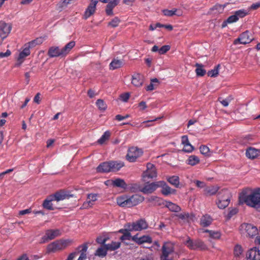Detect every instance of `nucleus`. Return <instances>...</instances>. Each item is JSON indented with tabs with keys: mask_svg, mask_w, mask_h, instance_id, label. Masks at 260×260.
<instances>
[{
	"mask_svg": "<svg viewBox=\"0 0 260 260\" xmlns=\"http://www.w3.org/2000/svg\"><path fill=\"white\" fill-rule=\"evenodd\" d=\"M244 204L257 210L260 209V192L258 190L250 191L248 188L243 189L239 193L238 205L242 206Z\"/></svg>",
	"mask_w": 260,
	"mask_h": 260,
	"instance_id": "nucleus-1",
	"label": "nucleus"
},
{
	"mask_svg": "<svg viewBox=\"0 0 260 260\" xmlns=\"http://www.w3.org/2000/svg\"><path fill=\"white\" fill-rule=\"evenodd\" d=\"M144 200V197L139 194L132 196L122 194L116 198L118 206L123 208H131L138 205Z\"/></svg>",
	"mask_w": 260,
	"mask_h": 260,
	"instance_id": "nucleus-2",
	"label": "nucleus"
},
{
	"mask_svg": "<svg viewBox=\"0 0 260 260\" xmlns=\"http://www.w3.org/2000/svg\"><path fill=\"white\" fill-rule=\"evenodd\" d=\"M42 43V38H37L24 46L23 50L19 53L16 59V62L14 64V67H20L22 63L24 61L25 58L29 56L30 54V48L35 47L37 45L40 44Z\"/></svg>",
	"mask_w": 260,
	"mask_h": 260,
	"instance_id": "nucleus-3",
	"label": "nucleus"
},
{
	"mask_svg": "<svg viewBox=\"0 0 260 260\" xmlns=\"http://www.w3.org/2000/svg\"><path fill=\"white\" fill-rule=\"evenodd\" d=\"M75 45V42L71 41L62 49H60L58 47L56 46L51 47L48 49V55L50 58L57 57H64L69 53Z\"/></svg>",
	"mask_w": 260,
	"mask_h": 260,
	"instance_id": "nucleus-4",
	"label": "nucleus"
},
{
	"mask_svg": "<svg viewBox=\"0 0 260 260\" xmlns=\"http://www.w3.org/2000/svg\"><path fill=\"white\" fill-rule=\"evenodd\" d=\"M218 201L217 202L218 207L220 209L226 208L230 204L232 197L230 192L228 189L221 190L217 194Z\"/></svg>",
	"mask_w": 260,
	"mask_h": 260,
	"instance_id": "nucleus-5",
	"label": "nucleus"
},
{
	"mask_svg": "<svg viewBox=\"0 0 260 260\" xmlns=\"http://www.w3.org/2000/svg\"><path fill=\"white\" fill-rule=\"evenodd\" d=\"M184 244L188 248L192 250L197 249L205 250L207 249V246L203 241L200 239L192 240L189 237H187L186 241L184 242Z\"/></svg>",
	"mask_w": 260,
	"mask_h": 260,
	"instance_id": "nucleus-6",
	"label": "nucleus"
},
{
	"mask_svg": "<svg viewBox=\"0 0 260 260\" xmlns=\"http://www.w3.org/2000/svg\"><path fill=\"white\" fill-rule=\"evenodd\" d=\"M142 154L143 151L141 149L137 147H132L128 150L126 158L129 162H135Z\"/></svg>",
	"mask_w": 260,
	"mask_h": 260,
	"instance_id": "nucleus-7",
	"label": "nucleus"
},
{
	"mask_svg": "<svg viewBox=\"0 0 260 260\" xmlns=\"http://www.w3.org/2000/svg\"><path fill=\"white\" fill-rule=\"evenodd\" d=\"M12 30V25L4 21H0V45L7 38Z\"/></svg>",
	"mask_w": 260,
	"mask_h": 260,
	"instance_id": "nucleus-8",
	"label": "nucleus"
},
{
	"mask_svg": "<svg viewBox=\"0 0 260 260\" xmlns=\"http://www.w3.org/2000/svg\"><path fill=\"white\" fill-rule=\"evenodd\" d=\"M126 227L128 228L129 231H139L143 229H146L148 227V224L144 220L141 219L136 222L127 223Z\"/></svg>",
	"mask_w": 260,
	"mask_h": 260,
	"instance_id": "nucleus-9",
	"label": "nucleus"
},
{
	"mask_svg": "<svg viewBox=\"0 0 260 260\" xmlns=\"http://www.w3.org/2000/svg\"><path fill=\"white\" fill-rule=\"evenodd\" d=\"M240 230L246 233L250 237L255 236L257 233V229L251 224L244 223L240 226Z\"/></svg>",
	"mask_w": 260,
	"mask_h": 260,
	"instance_id": "nucleus-10",
	"label": "nucleus"
},
{
	"mask_svg": "<svg viewBox=\"0 0 260 260\" xmlns=\"http://www.w3.org/2000/svg\"><path fill=\"white\" fill-rule=\"evenodd\" d=\"M60 231L58 229L48 230L46 231L45 235L42 237L40 243H46L49 240L54 239V238L60 236Z\"/></svg>",
	"mask_w": 260,
	"mask_h": 260,
	"instance_id": "nucleus-11",
	"label": "nucleus"
},
{
	"mask_svg": "<svg viewBox=\"0 0 260 260\" xmlns=\"http://www.w3.org/2000/svg\"><path fill=\"white\" fill-rule=\"evenodd\" d=\"M68 242L69 240L53 242L48 245L47 250L49 252H55L63 249L67 246Z\"/></svg>",
	"mask_w": 260,
	"mask_h": 260,
	"instance_id": "nucleus-12",
	"label": "nucleus"
},
{
	"mask_svg": "<svg viewBox=\"0 0 260 260\" xmlns=\"http://www.w3.org/2000/svg\"><path fill=\"white\" fill-rule=\"evenodd\" d=\"M174 245L170 242H165L162 246V254L160 256L161 259H168L170 254L174 252Z\"/></svg>",
	"mask_w": 260,
	"mask_h": 260,
	"instance_id": "nucleus-13",
	"label": "nucleus"
},
{
	"mask_svg": "<svg viewBox=\"0 0 260 260\" xmlns=\"http://www.w3.org/2000/svg\"><path fill=\"white\" fill-rule=\"evenodd\" d=\"M54 202H59L66 199H69L73 196L70 194V192L63 189H60L54 194H51Z\"/></svg>",
	"mask_w": 260,
	"mask_h": 260,
	"instance_id": "nucleus-14",
	"label": "nucleus"
},
{
	"mask_svg": "<svg viewBox=\"0 0 260 260\" xmlns=\"http://www.w3.org/2000/svg\"><path fill=\"white\" fill-rule=\"evenodd\" d=\"M249 35L250 32L248 30L243 32L237 39L234 40V44H246L251 42L253 39Z\"/></svg>",
	"mask_w": 260,
	"mask_h": 260,
	"instance_id": "nucleus-15",
	"label": "nucleus"
},
{
	"mask_svg": "<svg viewBox=\"0 0 260 260\" xmlns=\"http://www.w3.org/2000/svg\"><path fill=\"white\" fill-rule=\"evenodd\" d=\"M156 170L154 165L151 163H148L147 164V170L143 174L144 180L146 181V178H153L156 177Z\"/></svg>",
	"mask_w": 260,
	"mask_h": 260,
	"instance_id": "nucleus-16",
	"label": "nucleus"
},
{
	"mask_svg": "<svg viewBox=\"0 0 260 260\" xmlns=\"http://www.w3.org/2000/svg\"><path fill=\"white\" fill-rule=\"evenodd\" d=\"M161 187V192L164 196H167L171 194H175L176 190L171 188L166 182L164 181H157V188Z\"/></svg>",
	"mask_w": 260,
	"mask_h": 260,
	"instance_id": "nucleus-17",
	"label": "nucleus"
},
{
	"mask_svg": "<svg viewBox=\"0 0 260 260\" xmlns=\"http://www.w3.org/2000/svg\"><path fill=\"white\" fill-rule=\"evenodd\" d=\"M88 246L87 243H84L77 247L76 250L73 252H76L75 257L80 253V256L77 260H86L87 258V251Z\"/></svg>",
	"mask_w": 260,
	"mask_h": 260,
	"instance_id": "nucleus-18",
	"label": "nucleus"
},
{
	"mask_svg": "<svg viewBox=\"0 0 260 260\" xmlns=\"http://www.w3.org/2000/svg\"><path fill=\"white\" fill-rule=\"evenodd\" d=\"M106 185H111L113 187H119L124 189H127V184L125 181L121 178H116L114 180L111 179L106 181Z\"/></svg>",
	"mask_w": 260,
	"mask_h": 260,
	"instance_id": "nucleus-19",
	"label": "nucleus"
},
{
	"mask_svg": "<svg viewBox=\"0 0 260 260\" xmlns=\"http://www.w3.org/2000/svg\"><path fill=\"white\" fill-rule=\"evenodd\" d=\"M99 194L97 193H90L88 194L86 201L82 205V209H87L91 207L97 200Z\"/></svg>",
	"mask_w": 260,
	"mask_h": 260,
	"instance_id": "nucleus-20",
	"label": "nucleus"
},
{
	"mask_svg": "<svg viewBox=\"0 0 260 260\" xmlns=\"http://www.w3.org/2000/svg\"><path fill=\"white\" fill-rule=\"evenodd\" d=\"M246 257L250 260H260V251L256 247L250 249L247 252Z\"/></svg>",
	"mask_w": 260,
	"mask_h": 260,
	"instance_id": "nucleus-21",
	"label": "nucleus"
},
{
	"mask_svg": "<svg viewBox=\"0 0 260 260\" xmlns=\"http://www.w3.org/2000/svg\"><path fill=\"white\" fill-rule=\"evenodd\" d=\"M157 188V181L145 184L140 189V191L144 194H149L154 192Z\"/></svg>",
	"mask_w": 260,
	"mask_h": 260,
	"instance_id": "nucleus-22",
	"label": "nucleus"
},
{
	"mask_svg": "<svg viewBox=\"0 0 260 260\" xmlns=\"http://www.w3.org/2000/svg\"><path fill=\"white\" fill-rule=\"evenodd\" d=\"M246 156L251 159L258 158L260 157V149L249 147L246 150Z\"/></svg>",
	"mask_w": 260,
	"mask_h": 260,
	"instance_id": "nucleus-23",
	"label": "nucleus"
},
{
	"mask_svg": "<svg viewBox=\"0 0 260 260\" xmlns=\"http://www.w3.org/2000/svg\"><path fill=\"white\" fill-rule=\"evenodd\" d=\"M98 3V0L91 1L90 5L88 6L85 12L84 17L85 19L88 18L94 13L96 9V5Z\"/></svg>",
	"mask_w": 260,
	"mask_h": 260,
	"instance_id": "nucleus-24",
	"label": "nucleus"
},
{
	"mask_svg": "<svg viewBox=\"0 0 260 260\" xmlns=\"http://www.w3.org/2000/svg\"><path fill=\"white\" fill-rule=\"evenodd\" d=\"M144 82V77L140 74H135L132 76V84L136 87L142 86Z\"/></svg>",
	"mask_w": 260,
	"mask_h": 260,
	"instance_id": "nucleus-25",
	"label": "nucleus"
},
{
	"mask_svg": "<svg viewBox=\"0 0 260 260\" xmlns=\"http://www.w3.org/2000/svg\"><path fill=\"white\" fill-rule=\"evenodd\" d=\"M213 218L210 215L205 214L200 218V224L204 228L209 226L213 222Z\"/></svg>",
	"mask_w": 260,
	"mask_h": 260,
	"instance_id": "nucleus-26",
	"label": "nucleus"
},
{
	"mask_svg": "<svg viewBox=\"0 0 260 260\" xmlns=\"http://www.w3.org/2000/svg\"><path fill=\"white\" fill-rule=\"evenodd\" d=\"M124 64V60L122 59H118L114 58L109 64V69L111 70H114L122 67Z\"/></svg>",
	"mask_w": 260,
	"mask_h": 260,
	"instance_id": "nucleus-27",
	"label": "nucleus"
},
{
	"mask_svg": "<svg viewBox=\"0 0 260 260\" xmlns=\"http://www.w3.org/2000/svg\"><path fill=\"white\" fill-rule=\"evenodd\" d=\"M54 202H55L51 195H50L44 200L43 206L44 208L47 210H53L55 209V208H53V206L55 205Z\"/></svg>",
	"mask_w": 260,
	"mask_h": 260,
	"instance_id": "nucleus-28",
	"label": "nucleus"
},
{
	"mask_svg": "<svg viewBox=\"0 0 260 260\" xmlns=\"http://www.w3.org/2000/svg\"><path fill=\"white\" fill-rule=\"evenodd\" d=\"M100 173H108L111 172L110 161H106L101 164L96 168Z\"/></svg>",
	"mask_w": 260,
	"mask_h": 260,
	"instance_id": "nucleus-29",
	"label": "nucleus"
},
{
	"mask_svg": "<svg viewBox=\"0 0 260 260\" xmlns=\"http://www.w3.org/2000/svg\"><path fill=\"white\" fill-rule=\"evenodd\" d=\"M111 172L119 171L124 166V163L118 161H110Z\"/></svg>",
	"mask_w": 260,
	"mask_h": 260,
	"instance_id": "nucleus-30",
	"label": "nucleus"
},
{
	"mask_svg": "<svg viewBox=\"0 0 260 260\" xmlns=\"http://www.w3.org/2000/svg\"><path fill=\"white\" fill-rule=\"evenodd\" d=\"M203 232L209 233L210 238L215 240L219 239L221 236V232L219 231H213L208 229H204L203 230Z\"/></svg>",
	"mask_w": 260,
	"mask_h": 260,
	"instance_id": "nucleus-31",
	"label": "nucleus"
},
{
	"mask_svg": "<svg viewBox=\"0 0 260 260\" xmlns=\"http://www.w3.org/2000/svg\"><path fill=\"white\" fill-rule=\"evenodd\" d=\"M163 205L170 211H180L181 210V208L179 206L171 202L165 201Z\"/></svg>",
	"mask_w": 260,
	"mask_h": 260,
	"instance_id": "nucleus-32",
	"label": "nucleus"
},
{
	"mask_svg": "<svg viewBox=\"0 0 260 260\" xmlns=\"http://www.w3.org/2000/svg\"><path fill=\"white\" fill-rule=\"evenodd\" d=\"M219 189L217 186H211L206 187L204 190V193L206 196H212L216 194Z\"/></svg>",
	"mask_w": 260,
	"mask_h": 260,
	"instance_id": "nucleus-33",
	"label": "nucleus"
},
{
	"mask_svg": "<svg viewBox=\"0 0 260 260\" xmlns=\"http://www.w3.org/2000/svg\"><path fill=\"white\" fill-rule=\"evenodd\" d=\"M162 12L164 15L169 17H171L174 15H177L178 16H180L182 15V12L180 11H178L177 9H173L171 10L165 9L162 10Z\"/></svg>",
	"mask_w": 260,
	"mask_h": 260,
	"instance_id": "nucleus-34",
	"label": "nucleus"
},
{
	"mask_svg": "<svg viewBox=\"0 0 260 260\" xmlns=\"http://www.w3.org/2000/svg\"><path fill=\"white\" fill-rule=\"evenodd\" d=\"M167 181L172 185L176 188L179 187V177L178 176H168L167 178Z\"/></svg>",
	"mask_w": 260,
	"mask_h": 260,
	"instance_id": "nucleus-35",
	"label": "nucleus"
},
{
	"mask_svg": "<svg viewBox=\"0 0 260 260\" xmlns=\"http://www.w3.org/2000/svg\"><path fill=\"white\" fill-rule=\"evenodd\" d=\"M107 251L106 247L104 246H101L98 248L94 253L95 256H98L100 257L103 258L105 257L107 254Z\"/></svg>",
	"mask_w": 260,
	"mask_h": 260,
	"instance_id": "nucleus-36",
	"label": "nucleus"
},
{
	"mask_svg": "<svg viewBox=\"0 0 260 260\" xmlns=\"http://www.w3.org/2000/svg\"><path fill=\"white\" fill-rule=\"evenodd\" d=\"M131 231H129L128 228H127L126 229H120L119 230V233L123 234L122 236H121L120 238V239L121 241H123L125 240H131V235L130 233Z\"/></svg>",
	"mask_w": 260,
	"mask_h": 260,
	"instance_id": "nucleus-37",
	"label": "nucleus"
},
{
	"mask_svg": "<svg viewBox=\"0 0 260 260\" xmlns=\"http://www.w3.org/2000/svg\"><path fill=\"white\" fill-rule=\"evenodd\" d=\"M200 161L199 158L196 155H191L189 156L186 160V163L188 165L193 166L198 164Z\"/></svg>",
	"mask_w": 260,
	"mask_h": 260,
	"instance_id": "nucleus-38",
	"label": "nucleus"
},
{
	"mask_svg": "<svg viewBox=\"0 0 260 260\" xmlns=\"http://www.w3.org/2000/svg\"><path fill=\"white\" fill-rule=\"evenodd\" d=\"M121 245L120 242L112 241L110 244H105L107 249L110 251H114L118 249Z\"/></svg>",
	"mask_w": 260,
	"mask_h": 260,
	"instance_id": "nucleus-39",
	"label": "nucleus"
},
{
	"mask_svg": "<svg viewBox=\"0 0 260 260\" xmlns=\"http://www.w3.org/2000/svg\"><path fill=\"white\" fill-rule=\"evenodd\" d=\"M197 67L196 69V73L198 76L202 77L206 74V70L203 69V65L197 63L195 65Z\"/></svg>",
	"mask_w": 260,
	"mask_h": 260,
	"instance_id": "nucleus-40",
	"label": "nucleus"
},
{
	"mask_svg": "<svg viewBox=\"0 0 260 260\" xmlns=\"http://www.w3.org/2000/svg\"><path fill=\"white\" fill-rule=\"evenodd\" d=\"M127 188L132 192H137L138 191H140V189H141L142 187L139 183H132L129 184L127 186Z\"/></svg>",
	"mask_w": 260,
	"mask_h": 260,
	"instance_id": "nucleus-41",
	"label": "nucleus"
},
{
	"mask_svg": "<svg viewBox=\"0 0 260 260\" xmlns=\"http://www.w3.org/2000/svg\"><path fill=\"white\" fill-rule=\"evenodd\" d=\"M111 136L110 131H106L102 137L98 140V142L100 144H104L107 140H108Z\"/></svg>",
	"mask_w": 260,
	"mask_h": 260,
	"instance_id": "nucleus-42",
	"label": "nucleus"
},
{
	"mask_svg": "<svg viewBox=\"0 0 260 260\" xmlns=\"http://www.w3.org/2000/svg\"><path fill=\"white\" fill-rule=\"evenodd\" d=\"M220 64L216 66L213 70L208 72V75L211 77H216L219 74V69L220 68Z\"/></svg>",
	"mask_w": 260,
	"mask_h": 260,
	"instance_id": "nucleus-43",
	"label": "nucleus"
},
{
	"mask_svg": "<svg viewBox=\"0 0 260 260\" xmlns=\"http://www.w3.org/2000/svg\"><path fill=\"white\" fill-rule=\"evenodd\" d=\"M147 201L154 205H160V202L162 201L161 199L156 196H151L147 199Z\"/></svg>",
	"mask_w": 260,
	"mask_h": 260,
	"instance_id": "nucleus-44",
	"label": "nucleus"
},
{
	"mask_svg": "<svg viewBox=\"0 0 260 260\" xmlns=\"http://www.w3.org/2000/svg\"><path fill=\"white\" fill-rule=\"evenodd\" d=\"M176 216L182 220H187V221H189L190 219H192L191 217L192 216V215L191 214V216H190L188 213H186L185 212L183 214L182 213L178 212V214H176Z\"/></svg>",
	"mask_w": 260,
	"mask_h": 260,
	"instance_id": "nucleus-45",
	"label": "nucleus"
},
{
	"mask_svg": "<svg viewBox=\"0 0 260 260\" xmlns=\"http://www.w3.org/2000/svg\"><path fill=\"white\" fill-rule=\"evenodd\" d=\"M152 242V238L149 236H143L139 238V245L144 243H151Z\"/></svg>",
	"mask_w": 260,
	"mask_h": 260,
	"instance_id": "nucleus-46",
	"label": "nucleus"
},
{
	"mask_svg": "<svg viewBox=\"0 0 260 260\" xmlns=\"http://www.w3.org/2000/svg\"><path fill=\"white\" fill-rule=\"evenodd\" d=\"M243 252L242 247L239 245H236L234 249V253L235 256L239 257Z\"/></svg>",
	"mask_w": 260,
	"mask_h": 260,
	"instance_id": "nucleus-47",
	"label": "nucleus"
},
{
	"mask_svg": "<svg viewBox=\"0 0 260 260\" xmlns=\"http://www.w3.org/2000/svg\"><path fill=\"white\" fill-rule=\"evenodd\" d=\"M120 22V19L117 17H115L108 23V26L112 27H116L118 26Z\"/></svg>",
	"mask_w": 260,
	"mask_h": 260,
	"instance_id": "nucleus-48",
	"label": "nucleus"
},
{
	"mask_svg": "<svg viewBox=\"0 0 260 260\" xmlns=\"http://www.w3.org/2000/svg\"><path fill=\"white\" fill-rule=\"evenodd\" d=\"M96 105L101 110H105L107 108L106 104L102 100L99 99L96 102Z\"/></svg>",
	"mask_w": 260,
	"mask_h": 260,
	"instance_id": "nucleus-49",
	"label": "nucleus"
},
{
	"mask_svg": "<svg viewBox=\"0 0 260 260\" xmlns=\"http://www.w3.org/2000/svg\"><path fill=\"white\" fill-rule=\"evenodd\" d=\"M235 15L237 16V17L238 18H243L246 15H247L248 12L246 10L244 9H241L238 11H236L234 13Z\"/></svg>",
	"mask_w": 260,
	"mask_h": 260,
	"instance_id": "nucleus-50",
	"label": "nucleus"
},
{
	"mask_svg": "<svg viewBox=\"0 0 260 260\" xmlns=\"http://www.w3.org/2000/svg\"><path fill=\"white\" fill-rule=\"evenodd\" d=\"M170 49V46L169 45L162 46L159 49V54H164Z\"/></svg>",
	"mask_w": 260,
	"mask_h": 260,
	"instance_id": "nucleus-51",
	"label": "nucleus"
},
{
	"mask_svg": "<svg viewBox=\"0 0 260 260\" xmlns=\"http://www.w3.org/2000/svg\"><path fill=\"white\" fill-rule=\"evenodd\" d=\"M238 20V18L237 17V16L234 13V15L228 17L227 22H228L229 23H232L237 21Z\"/></svg>",
	"mask_w": 260,
	"mask_h": 260,
	"instance_id": "nucleus-52",
	"label": "nucleus"
},
{
	"mask_svg": "<svg viewBox=\"0 0 260 260\" xmlns=\"http://www.w3.org/2000/svg\"><path fill=\"white\" fill-rule=\"evenodd\" d=\"M107 240H108L107 238H104L100 236V237H97V238L96 239V242L98 243L102 244L103 246H104L105 244H106V242H107Z\"/></svg>",
	"mask_w": 260,
	"mask_h": 260,
	"instance_id": "nucleus-53",
	"label": "nucleus"
},
{
	"mask_svg": "<svg viewBox=\"0 0 260 260\" xmlns=\"http://www.w3.org/2000/svg\"><path fill=\"white\" fill-rule=\"evenodd\" d=\"M193 150V147L190 144L184 145L183 148V151L188 153L192 152Z\"/></svg>",
	"mask_w": 260,
	"mask_h": 260,
	"instance_id": "nucleus-54",
	"label": "nucleus"
},
{
	"mask_svg": "<svg viewBox=\"0 0 260 260\" xmlns=\"http://www.w3.org/2000/svg\"><path fill=\"white\" fill-rule=\"evenodd\" d=\"M200 151L203 154H207L209 151V148L205 145H202L200 148Z\"/></svg>",
	"mask_w": 260,
	"mask_h": 260,
	"instance_id": "nucleus-55",
	"label": "nucleus"
},
{
	"mask_svg": "<svg viewBox=\"0 0 260 260\" xmlns=\"http://www.w3.org/2000/svg\"><path fill=\"white\" fill-rule=\"evenodd\" d=\"M129 94L128 93H124L120 95V98L123 102H127L129 98Z\"/></svg>",
	"mask_w": 260,
	"mask_h": 260,
	"instance_id": "nucleus-56",
	"label": "nucleus"
},
{
	"mask_svg": "<svg viewBox=\"0 0 260 260\" xmlns=\"http://www.w3.org/2000/svg\"><path fill=\"white\" fill-rule=\"evenodd\" d=\"M196 186L199 188H204L206 186V183L204 182L201 181L199 180H196L194 181Z\"/></svg>",
	"mask_w": 260,
	"mask_h": 260,
	"instance_id": "nucleus-57",
	"label": "nucleus"
},
{
	"mask_svg": "<svg viewBox=\"0 0 260 260\" xmlns=\"http://www.w3.org/2000/svg\"><path fill=\"white\" fill-rule=\"evenodd\" d=\"M11 54V52L10 50H7L6 52H0V58L4 57H7Z\"/></svg>",
	"mask_w": 260,
	"mask_h": 260,
	"instance_id": "nucleus-58",
	"label": "nucleus"
},
{
	"mask_svg": "<svg viewBox=\"0 0 260 260\" xmlns=\"http://www.w3.org/2000/svg\"><path fill=\"white\" fill-rule=\"evenodd\" d=\"M181 141H182V144L184 146L186 144H190L189 141H188V137L187 136H183L182 137H181Z\"/></svg>",
	"mask_w": 260,
	"mask_h": 260,
	"instance_id": "nucleus-59",
	"label": "nucleus"
},
{
	"mask_svg": "<svg viewBox=\"0 0 260 260\" xmlns=\"http://www.w3.org/2000/svg\"><path fill=\"white\" fill-rule=\"evenodd\" d=\"M224 7L221 5H216L212 8V10H218V12L221 13L223 10Z\"/></svg>",
	"mask_w": 260,
	"mask_h": 260,
	"instance_id": "nucleus-60",
	"label": "nucleus"
},
{
	"mask_svg": "<svg viewBox=\"0 0 260 260\" xmlns=\"http://www.w3.org/2000/svg\"><path fill=\"white\" fill-rule=\"evenodd\" d=\"M138 106L141 110H144L147 107L146 102L144 101H141V102H140L139 103Z\"/></svg>",
	"mask_w": 260,
	"mask_h": 260,
	"instance_id": "nucleus-61",
	"label": "nucleus"
},
{
	"mask_svg": "<svg viewBox=\"0 0 260 260\" xmlns=\"http://www.w3.org/2000/svg\"><path fill=\"white\" fill-rule=\"evenodd\" d=\"M118 4V3H117L114 0H112L108 3L107 5L113 9V8L115 7Z\"/></svg>",
	"mask_w": 260,
	"mask_h": 260,
	"instance_id": "nucleus-62",
	"label": "nucleus"
},
{
	"mask_svg": "<svg viewBox=\"0 0 260 260\" xmlns=\"http://www.w3.org/2000/svg\"><path fill=\"white\" fill-rule=\"evenodd\" d=\"M106 12L107 15H112L113 14V9L107 5Z\"/></svg>",
	"mask_w": 260,
	"mask_h": 260,
	"instance_id": "nucleus-63",
	"label": "nucleus"
},
{
	"mask_svg": "<svg viewBox=\"0 0 260 260\" xmlns=\"http://www.w3.org/2000/svg\"><path fill=\"white\" fill-rule=\"evenodd\" d=\"M260 7V1L258 2H257L256 3L253 4L251 7L250 9L252 10H256L258 8Z\"/></svg>",
	"mask_w": 260,
	"mask_h": 260,
	"instance_id": "nucleus-64",
	"label": "nucleus"
}]
</instances>
